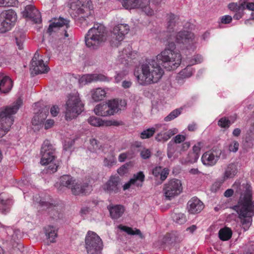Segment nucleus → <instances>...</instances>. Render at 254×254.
I'll use <instances>...</instances> for the list:
<instances>
[{
    "mask_svg": "<svg viewBox=\"0 0 254 254\" xmlns=\"http://www.w3.org/2000/svg\"><path fill=\"white\" fill-rule=\"evenodd\" d=\"M236 192L240 194L238 204L233 207L239 215L242 228L244 231L248 230L252 224L254 215V200H252V190L248 183L239 185Z\"/></svg>",
    "mask_w": 254,
    "mask_h": 254,
    "instance_id": "1",
    "label": "nucleus"
},
{
    "mask_svg": "<svg viewBox=\"0 0 254 254\" xmlns=\"http://www.w3.org/2000/svg\"><path fill=\"white\" fill-rule=\"evenodd\" d=\"M147 59L141 65V73L138 71H134L138 83L142 85H146L157 82L163 74V70L161 68L160 62L156 60Z\"/></svg>",
    "mask_w": 254,
    "mask_h": 254,
    "instance_id": "2",
    "label": "nucleus"
},
{
    "mask_svg": "<svg viewBox=\"0 0 254 254\" xmlns=\"http://www.w3.org/2000/svg\"><path fill=\"white\" fill-rule=\"evenodd\" d=\"M156 59L167 70H171L176 69L181 64L182 56L176 49L175 43L171 42L167 48L156 56Z\"/></svg>",
    "mask_w": 254,
    "mask_h": 254,
    "instance_id": "3",
    "label": "nucleus"
},
{
    "mask_svg": "<svg viewBox=\"0 0 254 254\" xmlns=\"http://www.w3.org/2000/svg\"><path fill=\"white\" fill-rule=\"evenodd\" d=\"M22 103V100L19 98L11 105L0 109V137L3 136L9 130L14 122L13 115L17 113Z\"/></svg>",
    "mask_w": 254,
    "mask_h": 254,
    "instance_id": "4",
    "label": "nucleus"
},
{
    "mask_svg": "<svg viewBox=\"0 0 254 254\" xmlns=\"http://www.w3.org/2000/svg\"><path fill=\"white\" fill-rule=\"evenodd\" d=\"M70 9L71 15L80 16L85 23L88 24L94 22L93 6L90 0H75L71 3Z\"/></svg>",
    "mask_w": 254,
    "mask_h": 254,
    "instance_id": "5",
    "label": "nucleus"
},
{
    "mask_svg": "<svg viewBox=\"0 0 254 254\" xmlns=\"http://www.w3.org/2000/svg\"><path fill=\"white\" fill-rule=\"evenodd\" d=\"M107 37V31L104 25L94 24L85 37L86 45L91 49H96L106 40Z\"/></svg>",
    "mask_w": 254,
    "mask_h": 254,
    "instance_id": "6",
    "label": "nucleus"
},
{
    "mask_svg": "<svg viewBox=\"0 0 254 254\" xmlns=\"http://www.w3.org/2000/svg\"><path fill=\"white\" fill-rule=\"evenodd\" d=\"M127 102L124 99H114L106 103H100L96 106L94 111L96 115L107 117L114 115L119 111L124 110Z\"/></svg>",
    "mask_w": 254,
    "mask_h": 254,
    "instance_id": "7",
    "label": "nucleus"
},
{
    "mask_svg": "<svg viewBox=\"0 0 254 254\" xmlns=\"http://www.w3.org/2000/svg\"><path fill=\"white\" fill-rule=\"evenodd\" d=\"M126 9L140 8L148 15L154 14L156 6L166 0H119Z\"/></svg>",
    "mask_w": 254,
    "mask_h": 254,
    "instance_id": "8",
    "label": "nucleus"
},
{
    "mask_svg": "<svg viewBox=\"0 0 254 254\" xmlns=\"http://www.w3.org/2000/svg\"><path fill=\"white\" fill-rule=\"evenodd\" d=\"M84 110V104L82 103L78 94L70 95L66 102L65 119L71 120L76 118Z\"/></svg>",
    "mask_w": 254,
    "mask_h": 254,
    "instance_id": "9",
    "label": "nucleus"
},
{
    "mask_svg": "<svg viewBox=\"0 0 254 254\" xmlns=\"http://www.w3.org/2000/svg\"><path fill=\"white\" fill-rule=\"evenodd\" d=\"M85 248L88 254H101L103 243L101 238L95 232L88 231L85 239Z\"/></svg>",
    "mask_w": 254,
    "mask_h": 254,
    "instance_id": "10",
    "label": "nucleus"
},
{
    "mask_svg": "<svg viewBox=\"0 0 254 254\" xmlns=\"http://www.w3.org/2000/svg\"><path fill=\"white\" fill-rule=\"evenodd\" d=\"M17 20L16 13L12 9L3 10L0 14V33H4L12 28Z\"/></svg>",
    "mask_w": 254,
    "mask_h": 254,
    "instance_id": "11",
    "label": "nucleus"
},
{
    "mask_svg": "<svg viewBox=\"0 0 254 254\" xmlns=\"http://www.w3.org/2000/svg\"><path fill=\"white\" fill-rule=\"evenodd\" d=\"M183 190L181 181L173 179L164 185L163 191L165 197L169 200L179 195Z\"/></svg>",
    "mask_w": 254,
    "mask_h": 254,
    "instance_id": "12",
    "label": "nucleus"
},
{
    "mask_svg": "<svg viewBox=\"0 0 254 254\" xmlns=\"http://www.w3.org/2000/svg\"><path fill=\"white\" fill-rule=\"evenodd\" d=\"M40 154L41 159L40 163L43 165L53 162L56 158V148L50 143L46 140L42 145Z\"/></svg>",
    "mask_w": 254,
    "mask_h": 254,
    "instance_id": "13",
    "label": "nucleus"
},
{
    "mask_svg": "<svg viewBox=\"0 0 254 254\" xmlns=\"http://www.w3.org/2000/svg\"><path fill=\"white\" fill-rule=\"evenodd\" d=\"M122 183L121 178L118 176H111L109 180L103 185V190L110 195L120 192Z\"/></svg>",
    "mask_w": 254,
    "mask_h": 254,
    "instance_id": "14",
    "label": "nucleus"
},
{
    "mask_svg": "<svg viewBox=\"0 0 254 254\" xmlns=\"http://www.w3.org/2000/svg\"><path fill=\"white\" fill-rule=\"evenodd\" d=\"M222 154L223 159H226V156L223 154L221 150L213 148L210 151H206L202 155L201 162L205 166H213L217 163Z\"/></svg>",
    "mask_w": 254,
    "mask_h": 254,
    "instance_id": "15",
    "label": "nucleus"
},
{
    "mask_svg": "<svg viewBox=\"0 0 254 254\" xmlns=\"http://www.w3.org/2000/svg\"><path fill=\"white\" fill-rule=\"evenodd\" d=\"M32 72L35 74L47 73L50 68L44 63L43 60H39V54L36 52L31 63V68Z\"/></svg>",
    "mask_w": 254,
    "mask_h": 254,
    "instance_id": "16",
    "label": "nucleus"
},
{
    "mask_svg": "<svg viewBox=\"0 0 254 254\" xmlns=\"http://www.w3.org/2000/svg\"><path fill=\"white\" fill-rule=\"evenodd\" d=\"M128 31L129 27L127 24H120L114 27L112 33L113 43L115 42L114 40L118 41L114 44L115 46L118 47L119 42L123 40L125 35L128 33Z\"/></svg>",
    "mask_w": 254,
    "mask_h": 254,
    "instance_id": "17",
    "label": "nucleus"
},
{
    "mask_svg": "<svg viewBox=\"0 0 254 254\" xmlns=\"http://www.w3.org/2000/svg\"><path fill=\"white\" fill-rule=\"evenodd\" d=\"M22 14L24 17L29 18L35 23H40L42 21L40 12L32 5L25 6Z\"/></svg>",
    "mask_w": 254,
    "mask_h": 254,
    "instance_id": "18",
    "label": "nucleus"
},
{
    "mask_svg": "<svg viewBox=\"0 0 254 254\" xmlns=\"http://www.w3.org/2000/svg\"><path fill=\"white\" fill-rule=\"evenodd\" d=\"M194 35L188 31H181L177 33L176 36V42L183 44L185 47L189 49L191 44H193Z\"/></svg>",
    "mask_w": 254,
    "mask_h": 254,
    "instance_id": "19",
    "label": "nucleus"
},
{
    "mask_svg": "<svg viewBox=\"0 0 254 254\" xmlns=\"http://www.w3.org/2000/svg\"><path fill=\"white\" fill-rule=\"evenodd\" d=\"M92 187L87 182L75 183L71 189L72 193L75 195H88L92 191Z\"/></svg>",
    "mask_w": 254,
    "mask_h": 254,
    "instance_id": "20",
    "label": "nucleus"
},
{
    "mask_svg": "<svg viewBox=\"0 0 254 254\" xmlns=\"http://www.w3.org/2000/svg\"><path fill=\"white\" fill-rule=\"evenodd\" d=\"M187 208L190 213L197 214L204 208V204L197 197H193L188 202Z\"/></svg>",
    "mask_w": 254,
    "mask_h": 254,
    "instance_id": "21",
    "label": "nucleus"
},
{
    "mask_svg": "<svg viewBox=\"0 0 254 254\" xmlns=\"http://www.w3.org/2000/svg\"><path fill=\"white\" fill-rule=\"evenodd\" d=\"M69 21L66 19L60 17L58 19L51 23L47 29V33L51 35L53 32H55L56 29L65 26L67 29L69 27Z\"/></svg>",
    "mask_w": 254,
    "mask_h": 254,
    "instance_id": "22",
    "label": "nucleus"
},
{
    "mask_svg": "<svg viewBox=\"0 0 254 254\" xmlns=\"http://www.w3.org/2000/svg\"><path fill=\"white\" fill-rule=\"evenodd\" d=\"M49 107L46 106L41 111L35 114L32 120L33 125L38 126L42 124L49 114Z\"/></svg>",
    "mask_w": 254,
    "mask_h": 254,
    "instance_id": "23",
    "label": "nucleus"
},
{
    "mask_svg": "<svg viewBox=\"0 0 254 254\" xmlns=\"http://www.w3.org/2000/svg\"><path fill=\"white\" fill-rule=\"evenodd\" d=\"M80 81L81 82H84L85 84L91 83L93 81H109V78L101 74H87L83 76Z\"/></svg>",
    "mask_w": 254,
    "mask_h": 254,
    "instance_id": "24",
    "label": "nucleus"
},
{
    "mask_svg": "<svg viewBox=\"0 0 254 254\" xmlns=\"http://www.w3.org/2000/svg\"><path fill=\"white\" fill-rule=\"evenodd\" d=\"M12 86L13 83L11 79L0 73V91L1 93H7L11 90Z\"/></svg>",
    "mask_w": 254,
    "mask_h": 254,
    "instance_id": "25",
    "label": "nucleus"
},
{
    "mask_svg": "<svg viewBox=\"0 0 254 254\" xmlns=\"http://www.w3.org/2000/svg\"><path fill=\"white\" fill-rule=\"evenodd\" d=\"M107 208L110 212L111 217L114 220H117L120 218L125 212V208L122 205H109Z\"/></svg>",
    "mask_w": 254,
    "mask_h": 254,
    "instance_id": "26",
    "label": "nucleus"
},
{
    "mask_svg": "<svg viewBox=\"0 0 254 254\" xmlns=\"http://www.w3.org/2000/svg\"><path fill=\"white\" fill-rule=\"evenodd\" d=\"M169 173V170L167 168H162L161 166H157L152 170V174L155 178H159L161 184L167 178Z\"/></svg>",
    "mask_w": 254,
    "mask_h": 254,
    "instance_id": "27",
    "label": "nucleus"
},
{
    "mask_svg": "<svg viewBox=\"0 0 254 254\" xmlns=\"http://www.w3.org/2000/svg\"><path fill=\"white\" fill-rule=\"evenodd\" d=\"M75 182V180L70 175H63L60 178L59 187H64L71 189Z\"/></svg>",
    "mask_w": 254,
    "mask_h": 254,
    "instance_id": "28",
    "label": "nucleus"
},
{
    "mask_svg": "<svg viewBox=\"0 0 254 254\" xmlns=\"http://www.w3.org/2000/svg\"><path fill=\"white\" fill-rule=\"evenodd\" d=\"M177 132L178 130L176 128L169 129L166 132L161 131L156 135L155 139L158 141H166Z\"/></svg>",
    "mask_w": 254,
    "mask_h": 254,
    "instance_id": "29",
    "label": "nucleus"
},
{
    "mask_svg": "<svg viewBox=\"0 0 254 254\" xmlns=\"http://www.w3.org/2000/svg\"><path fill=\"white\" fill-rule=\"evenodd\" d=\"M237 172V165L233 163H230L225 169L224 173V180L233 178Z\"/></svg>",
    "mask_w": 254,
    "mask_h": 254,
    "instance_id": "30",
    "label": "nucleus"
},
{
    "mask_svg": "<svg viewBox=\"0 0 254 254\" xmlns=\"http://www.w3.org/2000/svg\"><path fill=\"white\" fill-rule=\"evenodd\" d=\"M14 37L16 44L19 50L23 49V43L26 38L25 32L21 30H16L14 32Z\"/></svg>",
    "mask_w": 254,
    "mask_h": 254,
    "instance_id": "31",
    "label": "nucleus"
},
{
    "mask_svg": "<svg viewBox=\"0 0 254 254\" xmlns=\"http://www.w3.org/2000/svg\"><path fill=\"white\" fill-rule=\"evenodd\" d=\"M45 233L47 239L51 243L55 242V238L57 237V230L53 226L49 225L44 228Z\"/></svg>",
    "mask_w": 254,
    "mask_h": 254,
    "instance_id": "32",
    "label": "nucleus"
},
{
    "mask_svg": "<svg viewBox=\"0 0 254 254\" xmlns=\"http://www.w3.org/2000/svg\"><path fill=\"white\" fill-rule=\"evenodd\" d=\"M40 204L43 207H46L48 209H51L49 211V213L54 219H57L60 218V214L57 210L55 206H53L52 203L47 201H41Z\"/></svg>",
    "mask_w": 254,
    "mask_h": 254,
    "instance_id": "33",
    "label": "nucleus"
},
{
    "mask_svg": "<svg viewBox=\"0 0 254 254\" xmlns=\"http://www.w3.org/2000/svg\"><path fill=\"white\" fill-rule=\"evenodd\" d=\"M91 96L95 102L102 100L106 96V92L101 88H97L91 91Z\"/></svg>",
    "mask_w": 254,
    "mask_h": 254,
    "instance_id": "34",
    "label": "nucleus"
},
{
    "mask_svg": "<svg viewBox=\"0 0 254 254\" xmlns=\"http://www.w3.org/2000/svg\"><path fill=\"white\" fill-rule=\"evenodd\" d=\"M12 204L10 200L7 199L4 200L2 199L1 194H0V212L3 214H6L10 211V208Z\"/></svg>",
    "mask_w": 254,
    "mask_h": 254,
    "instance_id": "35",
    "label": "nucleus"
},
{
    "mask_svg": "<svg viewBox=\"0 0 254 254\" xmlns=\"http://www.w3.org/2000/svg\"><path fill=\"white\" fill-rule=\"evenodd\" d=\"M119 228L121 230L126 232L128 235H138L141 239H143L144 237L139 229L135 228L134 230L131 227H129L122 225H120L119 226Z\"/></svg>",
    "mask_w": 254,
    "mask_h": 254,
    "instance_id": "36",
    "label": "nucleus"
},
{
    "mask_svg": "<svg viewBox=\"0 0 254 254\" xmlns=\"http://www.w3.org/2000/svg\"><path fill=\"white\" fill-rule=\"evenodd\" d=\"M232 235V232L231 229L225 227L221 229L218 233L219 237L222 241H227L229 240Z\"/></svg>",
    "mask_w": 254,
    "mask_h": 254,
    "instance_id": "37",
    "label": "nucleus"
},
{
    "mask_svg": "<svg viewBox=\"0 0 254 254\" xmlns=\"http://www.w3.org/2000/svg\"><path fill=\"white\" fill-rule=\"evenodd\" d=\"M245 0H240L239 3L232 2L228 5V8L235 12L243 11L245 9Z\"/></svg>",
    "mask_w": 254,
    "mask_h": 254,
    "instance_id": "38",
    "label": "nucleus"
},
{
    "mask_svg": "<svg viewBox=\"0 0 254 254\" xmlns=\"http://www.w3.org/2000/svg\"><path fill=\"white\" fill-rule=\"evenodd\" d=\"M173 221L179 224H184L187 221L186 216L182 213H175L172 216Z\"/></svg>",
    "mask_w": 254,
    "mask_h": 254,
    "instance_id": "39",
    "label": "nucleus"
},
{
    "mask_svg": "<svg viewBox=\"0 0 254 254\" xmlns=\"http://www.w3.org/2000/svg\"><path fill=\"white\" fill-rule=\"evenodd\" d=\"M177 16L174 14L171 13L169 14L168 18V25L167 29L169 32L173 31L174 27L175 26L176 22V18Z\"/></svg>",
    "mask_w": 254,
    "mask_h": 254,
    "instance_id": "40",
    "label": "nucleus"
},
{
    "mask_svg": "<svg viewBox=\"0 0 254 254\" xmlns=\"http://www.w3.org/2000/svg\"><path fill=\"white\" fill-rule=\"evenodd\" d=\"M88 122L91 125L95 127H100L104 125V122L99 118L92 116L88 119Z\"/></svg>",
    "mask_w": 254,
    "mask_h": 254,
    "instance_id": "41",
    "label": "nucleus"
},
{
    "mask_svg": "<svg viewBox=\"0 0 254 254\" xmlns=\"http://www.w3.org/2000/svg\"><path fill=\"white\" fill-rule=\"evenodd\" d=\"M192 73L193 70L191 66L188 65L180 72L179 75L182 78H188L190 77Z\"/></svg>",
    "mask_w": 254,
    "mask_h": 254,
    "instance_id": "42",
    "label": "nucleus"
},
{
    "mask_svg": "<svg viewBox=\"0 0 254 254\" xmlns=\"http://www.w3.org/2000/svg\"><path fill=\"white\" fill-rule=\"evenodd\" d=\"M155 130L156 129L154 127L148 128L141 132L140 137L142 139L149 138L153 135Z\"/></svg>",
    "mask_w": 254,
    "mask_h": 254,
    "instance_id": "43",
    "label": "nucleus"
},
{
    "mask_svg": "<svg viewBox=\"0 0 254 254\" xmlns=\"http://www.w3.org/2000/svg\"><path fill=\"white\" fill-rule=\"evenodd\" d=\"M181 112L182 110L180 109H176L173 110L164 118V121L169 122L174 120L181 114Z\"/></svg>",
    "mask_w": 254,
    "mask_h": 254,
    "instance_id": "44",
    "label": "nucleus"
},
{
    "mask_svg": "<svg viewBox=\"0 0 254 254\" xmlns=\"http://www.w3.org/2000/svg\"><path fill=\"white\" fill-rule=\"evenodd\" d=\"M234 123L231 122L226 117L221 118L218 122V125L222 128H227Z\"/></svg>",
    "mask_w": 254,
    "mask_h": 254,
    "instance_id": "45",
    "label": "nucleus"
},
{
    "mask_svg": "<svg viewBox=\"0 0 254 254\" xmlns=\"http://www.w3.org/2000/svg\"><path fill=\"white\" fill-rule=\"evenodd\" d=\"M145 176L142 172H139L136 174L133 175V177L131 179H134L133 183L137 186H141L138 183V181H140L142 183L144 180Z\"/></svg>",
    "mask_w": 254,
    "mask_h": 254,
    "instance_id": "46",
    "label": "nucleus"
},
{
    "mask_svg": "<svg viewBox=\"0 0 254 254\" xmlns=\"http://www.w3.org/2000/svg\"><path fill=\"white\" fill-rule=\"evenodd\" d=\"M199 157V154L196 153L190 152L186 158V161L190 163H194L197 161Z\"/></svg>",
    "mask_w": 254,
    "mask_h": 254,
    "instance_id": "47",
    "label": "nucleus"
},
{
    "mask_svg": "<svg viewBox=\"0 0 254 254\" xmlns=\"http://www.w3.org/2000/svg\"><path fill=\"white\" fill-rule=\"evenodd\" d=\"M239 148V142L236 140H233L230 143V144L229 145L228 149L230 152L236 153V152L238 151Z\"/></svg>",
    "mask_w": 254,
    "mask_h": 254,
    "instance_id": "48",
    "label": "nucleus"
},
{
    "mask_svg": "<svg viewBox=\"0 0 254 254\" xmlns=\"http://www.w3.org/2000/svg\"><path fill=\"white\" fill-rule=\"evenodd\" d=\"M46 165H49L48 166L46 171L47 173L52 174L56 172L57 171L58 165L56 163H53L52 162L47 164Z\"/></svg>",
    "mask_w": 254,
    "mask_h": 254,
    "instance_id": "49",
    "label": "nucleus"
},
{
    "mask_svg": "<svg viewBox=\"0 0 254 254\" xmlns=\"http://www.w3.org/2000/svg\"><path fill=\"white\" fill-rule=\"evenodd\" d=\"M254 138L251 135L246 136L244 141V145L247 148H252L254 145Z\"/></svg>",
    "mask_w": 254,
    "mask_h": 254,
    "instance_id": "50",
    "label": "nucleus"
},
{
    "mask_svg": "<svg viewBox=\"0 0 254 254\" xmlns=\"http://www.w3.org/2000/svg\"><path fill=\"white\" fill-rule=\"evenodd\" d=\"M179 147V146L176 145L175 143H174L173 140H172L168 144L167 151L168 152H171L174 153Z\"/></svg>",
    "mask_w": 254,
    "mask_h": 254,
    "instance_id": "51",
    "label": "nucleus"
},
{
    "mask_svg": "<svg viewBox=\"0 0 254 254\" xmlns=\"http://www.w3.org/2000/svg\"><path fill=\"white\" fill-rule=\"evenodd\" d=\"M90 144L92 146V149L96 150L99 149L101 147V144L99 141L95 138H92L90 140Z\"/></svg>",
    "mask_w": 254,
    "mask_h": 254,
    "instance_id": "52",
    "label": "nucleus"
},
{
    "mask_svg": "<svg viewBox=\"0 0 254 254\" xmlns=\"http://www.w3.org/2000/svg\"><path fill=\"white\" fill-rule=\"evenodd\" d=\"M140 156L143 159H149L151 157V151L149 149L144 148L140 152Z\"/></svg>",
    "mask_w": 254,
    "mask_h": 254,
    "instance_id": "53",
    "label": "nucleus"
},
{
    "mask_svg": "<svg viewBox=\"0 0 254 254\" xmlns=\"http://www.w3.org/2000/svg\"><path fill=\"white\" fill-rule=\"evenodd\" d=\"M203 143L201 142H198L194 144L192 147V151L191 152L196 153L200 155V151L201 148L203 147Z\"/></svg>",
    "mask_w": 254,
    "mask_h": 254,
    "instance_id": "54",
    "label": "nucleus"
},
{
    "mask_svg": "<svg viewBox=\"0 0 254 254\" xmlns=\"http://www.w3.org/2000/svg\"><path fill=\"white\" fill-rule=\"evenodd\" d=\"M186 139V136L182 134L177 135L173 140L174 143H180L184 142Z\"/></svg>",
    "mask_w": 254,
    "mask_h": 254,
    "instance_id": "55",
    "label": "nucleus"
},
{
    "mask_svg": "<svg viewBox=\"0 0 254 254\" xmlns=\"http://www.w3.org/2000/svg\"><path fill=\"white\" fill-rule=\"evenodd\" d=\"M232 20V16L229 15H226L222 16L221 18V22L223 24L230 23Z\"/></svg>",
    "mask_w": 254,
    "mask_h": 254,
    "instance_id": "56",
    "label": "nucleus"
},
{
    "mask_svg": "<svg viewBox=\"0 0 254 254\" xmlns=\"http://www.w3.org/2000/svg\"><path fill=\"white\" fill-rule=\"evenodd\" d=\"M128 165L125 164L118 169V173L120 175H124L127 171Z\"/></svg>",
    "mask_w": 254,
    "mask_h": 254,
    "instance_id": "57",
    "label": "nucleus"
},
{
    "mask_svg": "<svg viewBox=\"0 0 254 254\" xmlns=\"http://www.w3.org/2000/svg\"><path fill=\"white\" fill-rule=\"evenodd\" d=\"M174 237V240L176 242H180L182 241L184 238V236L181 234H179L177 232H175L173 234Z\"/></svg>",
    "mask_w": 254,
    "mask_h": 254,
    "instance_id": "58",
    "label": "nucleus"
},
{
    "mask_svg": "<svg viewBox=\"0 0 254 254\" xmlns=\"http://www.w3.org/2000/svg\"><path fill=\"white\" fill-rule=\"evenodd\" d=\"M131 47L128 45L127 47L124 49L122 51L123 56H126L127 57H129L131 55Z\"/></svg>",
    "mask_w": 254,
    "mask_h": 254,
    "instance_id": "59",
    "label": "nucleus"
},
{
    "mask_svg": "<svg viewBox=\"0 0 254 254\" xmlns=\"http://www.w3.org/2000/svg\"><path fill=\"white\" fill-rule=\"evenodd\" d=\"M51 115L53 117H56L59 113V109L57 106H53L50 110Z\"/></svg>",
    "mask_w": 254,
    "mask_h": 254,
    "instance_id": "60",
    "label": "nucleus"
},
{
    "mask_svg": "<svg viewBox=\"0 0 254 254\" xmlns=\"http://www.w3.org/2000/svg\"><path fill=\"white\" fill-rule=\"evenodd\" d=\"M244 254H254V244L250 245Z\"/></svg>",
    "mask_w": 254,
    "mask_h": 254,
    "instance_id": "61",
    "label": "nucleus"
},
{
    "mask_svg": "<svg viewBox=\"0 0 254 254\" xmlns=\"http://www.w3.org/2000/svg\"><path fill=\"white\" fill-rule=\"evenodd\" d=\"M190 147V142H185L183 143L181 146H179V148L180 147V151H185Z\"/></svg>",
    "mask_w": 254,
    "mask_h": 254,
    "instance_id": "62",
    "label": "nucleus"
},
{
    "mask_svg": "<svg viewBox=\"0 0 254 254\" xmlns=\"http://www.w3.org/2000/svg\"><path fill=\"white\" fill-rule=\"evenodd\" d=\"M54 121L53 120H47L45 124V128L48 129L51 128L54 125Z\"/></svg>",
    "mask_w": 254,
    "mask_h": 254,
    "instance_id": "63",
    "label": "nucleus"
},
{
    "mask_svg": "<svg viewBox=\"0 0 254 254\" xmlns=\"http://www.w3.org/2000/svg\"><path fill=\"white\" fill-rule=\"evenodd\" d=\"M245 8H247L249 10L254 11V2H248V0H245Z\"/></svg>",
    "mask_w": 254,
    "mask_h": 254,
    "instance_id": "64",
    "label": "nucleus"
}]
</instances>
